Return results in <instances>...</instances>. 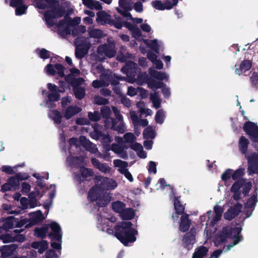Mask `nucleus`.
<instances>
[{
	"mask_svg": "<svg viewBox=\"0 0 258 258\" xmlns=\"http://www.w3.org/2000/svg\"><path fill=\"white\" fill-rule=\"evenodd\" d=\"M87 52L85 51L82 47H80L78 46L75 49V56L76 58L78 59H81L87 54Z\"/></svg>",
	"mask_w": 258,
	"mask_h": 258,
	"instance_id": "603ef678",
	"label": "nucleus"
},
{
	"mask_svg": "<svg viewBox=\"0 0 258 258\" xmlns=\"http://www.w3.org/2000/svg\"><path fill=\"white\" fill-rule=\"evenodd\" d=\"M118 121L116 118H113L112 121L109 123V127L106 128H110L111 130L116 131L120 134H123L125 132V125L123 122H120L119 124Z\"/></svg>",
	"mask_w": 258,
	"mask_h": 258,
	"instance_id": "412c9836",
	"label": "nucleus"
},
{
	"mask_svg": "<svg viewBox=\"0 0 258 258\" xmlns=\"http://www.w3.org/2000/svg\"><path fill=\"white\" fill-rule=\"evenodd\" d=\"M95 183L102 190H111L117 186L115 180L101 175H96L94 178Z\"/></svg>",
	"mask_w": 258,
	"mask_h": 258,
	"instance_id": "39448f33",
	"label": "nucleus"
},
{
	"mask_svg": "<svg viewBox=\"0 0 258 258\" xmlns=\"http://www.w3.org/2000/svg\"><path fill=\"white\" fill-rule=\"evenodd\" d=\"M234 183H238L240 189L242 188L241 191L244 197L248 195L252 186V184L250 181H247L246 178H241L236 181Z\"/></svg>",
	"mask_w": 258,
	"mask_h": 258,
	"instance_id": "4468645a",
	"label": "nucleus"
},
{
	"mask_svg": "<svg viewBox=\"0 0 258 258\" xmlns=\"http://www.w3.org/2000/svg\"><path fill=\"white\" fill-rule=\"evenodd\" d=\"M81 111V109L80 107L77 106L70 105L66 109L64 116L66 119H69L75 115L79 113Z\"/></svg>",
	"mask_w": 258,
	"mask_h": 258,
	"instance_id": "4be33fe9",
	"label": "nucleus"
},
{
	"mask_svg": "<svg viewBox=\"0 0 258 258\" xmlns=\"http://www.w3.org/2000/svg\"><path fill=\"white\" fill-rule=\"evenodd\" d=\"M149 74L151 77L159 81H163L166 78V75L164 73L158 72L154 69H150Z\"/></svg>",
	"mask_w": 258,
	"mask_h": 258,
	"instance_id": "2f4dec72",
	"label": "nucleus"
},
{
	"mask_svg": "<svg viewBox=\"0 0 258 258\" xmlns=\"http://www.w3.org/2000/svg\"><path fill=\"white\" fill-rule=\"evenodd\" d=\"M37 54L41 58L45 59L50 57V52L45 48L37 49L36 50Z\"/></svg>",
	"mask_w": 258,
	"mask_h": 258,
	"instance_id": "79ce46f5",
	"label": "nucleus"
},
{
	"mask_svg": "<svg viewBox=\"0 0 258 258\" xmlns=\"http://www.w3.org/2000/svg\"><path fill=\"white\" fill-rule=\"evenodd\" d=\"M245 157L247 160L248 174H258V153L254 152L250 155L247 154Z\"/></svg>",
	"mask_w": 258,
	"mask_h": 258,
	"instance_id": "423d86ee",
	"label": "nucleus"
},
{
	"mask_svg": "<svg viewBox=\"0 0 258 258\" xmlns=\"http://www.w3.org/2000/svg\"><path fill=\"white\" fill-rule=\"evenodd\" d=\"M94 101L95 104L98 105H105L109 103V100L108 99L100 96H96L94 97Z\"/></svg>",
	"mask_w": 258,
	"mask_h": 258,
	"instance_id": "3c124183",
	"label": "nucleus"
},
{
	"mask_svg": "<svg viewBox=\"0 0 258 258\" xmlns=\"http://www.w3.org/2000/svg\"><path fill=\"white\" fill-rule=\"evenodd\" d=\"M97 51L99 53H104L105 55L109 58L114 57L116 53V51L112 46L108 44L100 45L98 47Z\"/></svg>",
	"mask_w": 258,
	"mask_h": 258,
	"instance_id": "2eb2a0df",
	"label": "nucleus"
},
{
	"mask_svg": "<svg viewBox=\"0 0 258 258\" xmlns=\"http://www.w3.org/2000/svg\"><path fill=\"white\" fill-rule=\"evenodd\" d=\"M18 247V245L16 244L4 245L0 246L1 256L3 258H7L9 256L13 255Z\"/></svg>",
	"mask_w": 258,
	"mask_h": 258,
	"instance_id": "9b49d317",
	"label": "nucleus"
},
{
	"mask_svg": "<svg viewBox=\"0 0 258 258\" xmlns=\"http://www.w3.org/2000/svg\"><path fill=\"white\" fill-rule=\"evenodd\" d=\"M65 80L73 89L81 87L80 86L85 81L84 78L82 77L75 78L74 77H72V75H67L65 77Z\"/></svg>",
	"mask_w": 258,
	"mask_h": 258,
	"instance_id": "f3484780",
	"label": "nucleus"
},
{
	"mask_svg": "<svg viewBox=\"0 0 258 258\" xmlns=\"http://www.w3.org/2000/svg\"><path fill=\"white\" fill-rule=\"evenodd\" d=\"M243 130L252 142V147L258 151V126L256 123L250 121H246L243 126Z\"/></svg>",
	"mask_w": 258,
	"mask_h": 258,
	"instance_id": "20e7f679",
	"label": "nucleus"
},
{
	"mask_svg": "<svg viewBox=\"0 0 258 258\" xmlns=\"http://www.w3.org/2000/svg\"><path fill=\"white\" fill-rule=\"evenodd\" d=\"M223 208L217 205L214 207V211L215 215H213L212 216L213 217L210 222V226H214L221 219L223 213Z\"/></svg>",
	"mask_w": 258,
	"mask_h": 258,
	"instance_id": "aec40b11",
	"label": "nucleus"
},
{
	"mask_svg": "<svg viewBox=\"0 0 258 258\" xmlns=\"http://www.w3.org/2000/svg\"><path fill=\"white\" fill-rule=\"evenodd\" d=\"M258 202L257 199V193L252 195L247 200L246 203L245 204V207L246 208H251L254 207L256 203Z\"/></svg>",
	"mask_w": 258,
	"mask_h": 258,
	"instance_id": "58836bf2",
	"label": "nucleus"
},
{
	"mask_svg": "<svg viewBox=\"0 0 258 258\" xmlns=\"http://www.w3.org/2000/svg\"><path fill=\"white\" fill-rule=\"evenodd\" d=\"M95 202L96 203V205L99 207H104L107 206L109 203L107 198L105 196H101L100 197L98 198L96 200H95Z\"/></svg>",
	"mask_w": 258,
	"mask_h": 258,
	"instance_id": "37998d69",
	"label": "nucleus"
},
{
	"mask_svg": "<svg viewBox=\"0 0 258 258\" xmlns=\"http://www.w3.org/2000/svg\"><path fill=\"white\" fill-rule=\"evenodd\" d=\"M15 8V14L17 16H21L26 13L28 9V6L23 3L19 6L16 7Z\"/></svg>",
	"mask_w": 258,
	"mask_h": 258,
	"instance_id": "c03bdc74",
	"label": "nucleus"
},
{
	"mask_svg": "<svg viewBox=\"0 0 258 258\" xmlns=\"http://www.w3.org/2000/svg\"><path fill=\"white\" fill-rule=\"evenodd\" d=\"M48 100L50 102H55L59 100L60 95L58 92H51L47 95Z\"/></svg>",
	"mask_w": 258,
	"mask_h": 258,
	"instance_id": "49530a36",
	"label": "nucleus"
},
{
	"mask_svg": "<svg viewBox=\"0 0 258 258\" xmlns=\"http://www.w3.org/2000/svg\"><path fill=\"white\" fill-rule=\"evenodd\" d=\"M228 238H229V237L228 234L227 227H224L216 235L214 243L216 245H220L226 242Z\"/></svg>",
	"mask_w": 258,
	"mask_h": 258,
	"instance_id": "ddd939ff",
	"label": "nucleus"
},
{
	"mask_svg": "<svg viewBox=\"0 0 258 258\" xmlns=\"http://www.w3.org/2000/svg\"><path fill=\"white\" fill-rule=\"evenodd\" d=\"M250 81L252 87H257L258 84V74L256 72H253L250 77Z\"/></svg>",
	"mask_w": 258,
	"mask_h": 258,
	"instance_id": "e2e57ef3",
	"label": "nucleus"
},
{
	"mask_svg": "<svg viewBox=\"0 0 258 258\" xmlns=\"http://www.w3.org/2000/svg\"><path fill=\"white\" fill-rule=\"evenodd\" d=\"M17 218L14 217H8L3 224V227L6 229H10L13 228L14 225H16Z\"/></svg>",
	"mask_w": 258,
	"mask_h": 258,
	"instance_id": "f704fd0d",
	"label": "nucleus"
},
{
	"mask_svg": "<svg viewBox=\"0 0 258 258\" xmlns=\"http://www.w3.org/2000/svg\"><path fill=\"white\" fill-rule=\"evenodd\" d=\"M137 64L133 61H127L125 65L121 69V72L126 74L127 77L131 80L135 79L137 75Z\"/></svg>",
	"mask_w": 258,
	"mask_h": 258,
	"instance_id": "0eeeda50",
	"label": "nucleus"
},
{
	"mask_svg": "<svg viewBox=\"0 0 258 258\" xmlns=\"http://www.w3.org/2000/svg\"><path fill=\"white\" fill-rule=\"evenodd\" d=\"M249 144V140L244 136H241L238 141L239 150L242 154H247L248 147Z\"/></svg>",
	"mask_w": 258,
	"mask_h": 258,
	"instance_id": "5701e85b",
	"label": "nucleus"
},
{
	"mask_svg": "<svg viewBox=\"0 0 258 258\" xmlns=\"http://www.w3.org/2000/svg\"><path fill=\"white\" fill-rule=\"evenodd\" d=\"M143 135L144 139H153L155 137L154 131L151 126H147L144 130Z\"/></svg>",
	"mask_w": 258,
	"mask_h": 258,
	"instance_id": "e433bc0d",
	"label": "nucleus"
},
{
	"mask_svg": "<svg viewBox=\"0 0 258 258\" xmlns=\"http://www.w3.org/2000/svg\"><path fill=\"white\" fill-rule=\"evenodd\" d=\"M164 112L162 109L158 110L155 114V120L157 123L162 124L164 120Z\"/></svg>",
	"mask_w": 258,
	"mask_h": 258,
	"instance_id": "de8ad7c7",
	"label": "nucleus"
},
{
	"mask_svg": "<svg viewBox=\"0 0 258 258\" xmlns=\"http://www.w3.org/2000/svg\"><path fill=\"white\" fill-rule=\"evenodd\" d=\"M119 215L122 219L130 220L134 218L135 213L134 210L132 208H130L125 209L124 208Z\"/></svg>",
	"mask_w": 258,
	"mask_h": 258,
	"instance_id": "a878e982",
	"label": "nucleus"
},
{
	"mask_svg": "<svg viewBox=\"0 0 258 258\" xmlns=\"http://www.w3.org/2000/svg\"><path fill=\"white\" fill-rule=\"evenodd\" d=\"M152 7L156 10L160 11H163L165 10L163 3L159 0H155L153 1L151 3Z\"/></svg>",
	"mask_w": 258,
	"mask_h": 258,
	"instance_id": "13d9d810",
	"label": "nucleus"
},
{
	"mask_svg": "<svg viewBox=\"0 0 258 258\" xmlns=\"http://www.w3.org/2000/svg\"><path fill=\"white\" fill-rule=\"evenodd\" d=\"M132 225L130 221H122L114 226L115 236L124 246H128L129 243H134L137 240L136 236L138 232L132 228Z\"/></svg>",
	"mask_w": 258,
	"mask_h": 258,
	"instance_id": "f03ea898",
	"label": "nucleus"
},
{
	"mask_svg": "<svg viewBox=\"0 0 258 258\" xmlns=\"http://www.w3.org/2000/svg\"><path fill=\"white\" fill-rule=\"evenodd\" d=\"M213 215V214L211 211L207 212L206 214H204L200 217L201 222H204L206 221V224L210 225V222L211 220V218Z\"/></svg>",
	"mask_w": 258,
	"mask_h": 258,
	"instance_id": "5fc2aeb1",
	"label": "nucleus"
},
{
	"mask_svg": "<svg viewBox=\"0 0 258 258\" xmlns=\"http://www.w3.org/2000/svg\"><path fill=\"white\" fill-rule=\"evenodd\" d=\"M51 117L54 123L60 124L62 122V116L60 112L57 110H51Z\"/></svg>",
	"mask_w": 258,
	"mask_h": 258,
	"instance_id": "c9c22d12",
	"label": "nucleus"
},
{
	"mask_svg": "<svg viewBox=\"0 0 258 258\" xmlns=\"http://www.w3.org/2000/svg\"><path fill=\"white\" fill-rule=\"evenodd\" d=\"M148 79V87L153 89L157 90L158 89L162 88L165 86V84L163 82L156 81L153 78Z\"/></svg>",
	"mask_w": 258,
	"mask_h": 258,
	"instance_id": "bb28decb",
	"label": "nucleus"
},
{
	"mask_svg": "<svg viewBox=\"0 0 258 258\" xmlns=\"http://www.w3.org/2000/svg\"><path fill=\"white\" fill-rule=\"evenodd\" d=\"M190 226V220L189 219V215L183 214L180 218L179 229L182 232H187Z\"/></svg>",
	"mask_w": 258,
	"mask_h": 258,
	"instance_id": "a211bd4d",
	"label": "nucleus"
},
{
	"mask_svg": "<svg viewBox=\"0 0 258 258\" xmlns=\"http://www.w3.org/2000/svg\"><path fill=\"white\" fill-rule=\"evenodd\" d=\"M208 252V249L204 246H201L199 247L195 252L200 255L201 257L203 258L206 256Z\"/></svg>",
	"mask_w": 258,
	"mask_h": 258,
	"instance_id": "052dcab7",
	"label": "nucleus"
},
{
	"mask_svg": "<svg viewBox=\"0 0 258 258\" xmlns=\"http://www.w3.org/2000/svg\"><path fill=\"white\" fill-rule=\"evenodd\" d=\"M233 169H227L221 175V179L222 181L226 182L229 179L232 178Z\"/></svg>",
	"mask_w": 258,
	"mask_h": 258,
	"instance_id": "a18cd8bd",
	"label": "nucleus"
},
{
	"mask_svg": "<svg viewBox=\"0 0 258 258\" xmlns=\"http://www.w3.org/2000/svg\"><path fill=\"white\" fill-rule=\"evenodd\" d=\"M68 25L70 26H75L78 25L81 22V19L79 17H75L72 19L68 15Z\"/></svg>",
	"mask_w": 258,
	"mask_h": 258,
	"instance_id": "bf43d9fd",
	"label": "nucleus"
},
{
	"mask_svg": "<svg viewBox=\"0 0 258 258\" xmlns=\"http://www.w3.org/2000/svg\"><path fill=\"white\" fill-rule=\"evenodd\" d=\"M80 142L81 145L85 149L87 148L89 145L92 146V143L85 136H81L80 137Z\"/></svg>",
	"mask_w": 258,
	"mask_h": 258,
	"instance_id": "0e129e2a",
	"label": "nucleus"
},
{
	"mask_svg": "<svg viewBox=\"0 0 258 258\" xmlns=\"http://www.w3.org/2000/svg\"><path fill=\"white\" fill-rule=\"evenodd\" d=\"M123 138L126 143H133L136 139L134 134L132 133H127L124 134Z\"/></svg>",
	"mask_w": 258,
	"mask_h": 258,
	"instance_id": "774afa93",
	"label": "nucleus"
},
{
	"mask_svg": "<svg viewBox=\"0 0 258 258\" xmlns=\"http://www.w3.org/2000/svg\"><path fill=\"white\" fill-rule=\"evenodd\" d=\"M75 43L77 46L82 47L85 51L88 52L89 49L90 48L91 44L89 42L87 41L86 38L84 37H77L75 39Z\"/></svg>",
	"mask_w": 258,
	"mask_h": 258,
	"instance_id": "393cba45",
	"label": "nucleus"
},
{
	"mask_svg": "<svg viewBox=\"0 0 258 258\" xmlns=\"http://www.w3.org/2000/svg\"><path fill=\"white\" fill-rule=\"evenodd\" d=\"M182 246L188 250L192 248L193 244L196 242V232L192 229L187 232L183 236Z\"/></svg>",
	"mask_w": 258,
	"mask_h": 258,
	"instance_id": "1a4fd4ad",
	"label": "nucleus"
},
{
	"mask_svg": "<svg viewBox=\"0 0 258 258\" xmlns=\"http://www.w3.org/2000/svg\"><path fill=\"white\" fill-rule=\"evenodd\" d=\"M125 80V77L118 76L115 74H114L113 75H111L110 76L108 77V80L112 86L119 85V81H123Z\"/></svg>",
	"mask_w": 258,
	"mask_h": 258,
	"instance_id": "473e14b6",
	"label": "nucleus"
},
{
	"mask_svg": "<svg viewBox=\"0 0 258 258\" xmlns=\"http://www.w3.org/2000/svg\"><path fill=\"white\" fill-rule=\"evenodd\" d=\"M242 205L238 203L228 209L224 215L226 220L230 221L237 216L241 211Z\"/></svg>",
	"mask_w": 258,
	"mask_h": 258,
	"instance_id": "9d476101",
	"label": "nucleus"
},
{
	"mask_svg": "<svg viewBox=\"0 0 258 258\" xmlns=\"http://www.w3.org/2000/svg\"><path fill=\"white\" fill-rule=\"evenodd\" d=\"M44 219V217L42 212L38 210L35 212L30 214V218L29 223L26 226V228H30L33 226L37 224L42 222Z\"/></svg>",
	"mask_w": 258,
	"mask_h": 258,
	"instance_id": "f8f14e48",
	"label": "nucleus"
},
{
	"mask_svg": "<svg viewBox=\"0 0 258 258\" xmlns=\"http://www.w3.org/2000/svg\"><path fill=\"white\" fill-rule=\"evenodd\" d=\"M230 190L233 193L232 198L234 200L237 201L241 198L240 196L242 192L240 191V187L238 183H234L231 187Z\"/></svg>",
	"mask_w": 258,
	"mask_h": 258,
	"instance_id": "c85d7f7f",
	"label": "nucleus"
},
{
	"mask_svg": "<svg viewBox=\"0 0 258 258\" xmlns=\"http://www.w3.org/2000/svg\"><path fill=\"white\" fill-rule=\"evenodd\" d=\"M36 8L40 10L49 9L43 14L46 24L52 27L55 24L53 19L63 17L66 13L64 7L59 5L58 0H34Z\"/></svg>",
	"mask_w": 258,
	"mask_h": 258,
	"instance_id": "f257e3e1",
	"label": "nucleus"
},
{
	"mask_svg": "<svg viewBox=\"0 0 258 258\" xmlns=\"http://www.w3.org/2000/svg\"><path fill=\"white\" fill-rule=\"evenodd\" d=\"M88 117L92 121H97L101 119L100 114L98 111H94L93 113L89 112Z\"/></svg>",
	"mask_w": 258,
	"mask_h": 258,
	"instance_id": "8fccbe9b",
	"label": "nucleus"
},
{
	"mask_svg": "<svg viewBox=\"0 0 258 258\" xmlns=\"http://www.w3.org/2000/svg\"><path fill=\"white\" fill-rule=\"evenodd\" d=\"M101 196V195L97 188L95 186H93L90 188L88 192V198L91 202H94Z\"/></svg>",
	"mask_w": 258,
	"mask_h": 258,
	"instance_id": "cd10ccee",
	"label": "nucleus"
},
{
	"mask_svg": "<svg viewBox=\"0 0 258 258\" xmlns=\"http://www.w3.org/2000/svg\"><path fill=\"white\" fill-rule=\"evenodd\" d=\"M84 161V158L83 156H74L70 158V162L72 164H78L82 163Z\"/></svg>",
	"mask_w": 258,
	"mask_h": 258,
	"instance_id": "6e6d98bb",
	"label": "nucleus"
},
{
	"mask_svg": "<svg viewBox=\"0 0 258 258\" xmlns=\"http://www.w3.org/2000/svg\"><path fill=\"white\" fill-rule=\"evenodd\" d=\"M75 97L78 100L83 99L85 95V89L84 87H79L75 89H73Z\"/></svg>",
	"mask_w": 258,
	"mask_h": 258,
	"instance_id": "ea45409f",
	"label": "nucleus"
},
{
	"mask_svg": "<svg viewBox=\"0 0 258 258\" xmlns=\"http://www.w3.org/2000/svg\"><path fill=\"white\" fill-rule=\"evenodd\" d=\"M86 31L85 26L81 25L74 28L72 31V34L73 36H77L80 34L84 33Z\"/></svg>",
	"mask_w": 258,
	"mask_h": 258,
	"instance_id": "09e8293b",
	"label": "nucleus"
},
{
	"mask_svg": "<svg viewBox=\"0 0 258 258\" xmlns=\"http://www.w3.org/2000/svg\"><path fill=\"white\" fill-rule=\"evenodd\" d=\"M97 21H101L103 22H106L107 19V17L109 16V15L105 11H99L97 13Z\"/></svg>",
	"mask_w": 258,
	"mask_h": 258,
	"instance_id": "680f3d73",
	"label": "nucleus"
},
{
	"mask_svg": "<svg viewBox=\"0 0 258 258\" xmlns=\"http://www.w3.org/2000/svg\"><path fill=\"white\" fill-rule=\"evenodd\" d=\"M245 174V169L242 167H240L232 172V179L234 180H238L241 178Z\"/></svg>",
	"mask_w": 258,
	"mask_h": 258,
	"instance_id": "4c0bfd02",
	"label": "nucleus"
},
{
	"mask_svg": "<svg viewBox=\"0 0 258 258\" xmlns=\"http://www.w3.org/2000/svg\"><path fill=\"white\" fill-rule=\"evenodd\" d=\"M29 177V176L26 173H18L15 175L9 177L8 179L7 182L2 185V191L6 192L19 189L20 182L22 180H27Z\"/></svg>",
	"mask_w": 258,
	"mask_h": 258,
	"instance_id": "7ed1b4c3",
	"label": "nucleus"
},
{
	"mask_svg": "<svg viewBox=\"0 0 258 258\" xmlns=\"http://www.w3.org/2000/svg\"><path fill=\"white\" fill-rule=\"evenodd\" d=\"M48 231V227L45 226L41 228L37 227L34 230V234L38 237L44 239L46 236Z\"/></svg>",
	"mask_w": 258,
	"mask_h": 258,
	"instance_id": "c756f323",
	"label": "nucleus"
},
{
	"mask_svg": "<svg viewBox=\"0 0 258 258\" xmlns=\"http://www.w3.org/2000/svg\"><path fill=\"white\" fill-rule=\"evenodd\" d=\"M100 116L105 119L104 123L105 127H109V123L112 121L113 118H111V111L110 108L107 106H103L100 110Z\"/></svg>",
	"mask_w": 258,
	"mask_h": 258,
	"instance_id": "6ab92c4d",
	"label": "nucleus"
},
{
	"mask_svg": "<svg viewBox=\"0 0 258 258\" xmlns=\"http://www.w3.org/2000/svg\"><path fill=\"white\" fill-rule=\"evenodd\" d=\"M125 207V204L121 201H117L112 203V209L116 213L119 215Z\"/></svg>",
	"mask_w": 258,
	"mask_h": 258,
	"instance_id": "7c9ffc66",
	"label": "nucleus"
},
{
	"mask_svg": "<svg viewBox=\"0 0 258 258\" xmlns=\"http://www.w3.org/2000/svg\"><path fill=\"white\" fill-rule=\"evenodd\" d=\"M40 247L38 249L39 253H43L48 247V244L46 240H42L40 241Z\"/></svg>",
	"mask_w": 258,
	"mask_h": 258,
	"instance_id": "69168bd1",
	"label": "nucleus"
},
{
	"mask_svg": "<svg viewBox=\"0 0 258 258\" xmlns=\"http://www.w3.org/2000/svg\"><path fill=\"white\" fill-rule=\"evenodd\" d=\"M148 40H145V43L147 44V46L154 50L156 53H159V45L158 44V41L157 39H154L149 41V43H147V41Z\"/></svg>",
	"mask_w": 258,
	"mask_h": 258,
	"instance_id": "a19ab883",
	"label": "nucleus"
},
{
	"mask_svg": "<svg viewBox=\"0 0 258 258\" xmlns=\"http://www.w3.org/2000/svg\"><path fill=\"white\" fill-rule=\"evenodd\" d=\"M80 172L82 176V178L84 179L88 177H92L94 175L93 169L86 168L84 166H82L80 167Z\"/></svg>",
	"mask_w": 258,
	"mask_h": 258,
	"instance_id": "72a5a7b5",
	"label": "nucleus"
},
{
	"mask_svg": "<svg viewBox=\"0 0 258 258\" xmlns=\"http://www.w3.org/2000/svg\"><path fill=\"white\" fill-rule=\"evenodd\" d=\"M55 71H57V74L60 77H66L64 75V70L66 69L60 63H56L54 64Z\"/></svg>",
	"mask_w": 258,
	"mask_h": 258,
	"instance_id": "4d7b16f0",
	"label": "nucleus"
},
{
	"mask_svg": "<svg viewBox=\"0 0 258 258\" xmlns=\"http://www.w3.org/2000/svg\"><path fill=\"white\" fill-rule=\"evenodd\" d=\"M228 234L229 238H234L233 242L231 243L227 246L228 250L238 243L242 239V236L239 235L241 233V228L240 227H227Z\"/></svg>",
	"mask_w": 258,
	"mask_h": 258,
	"instance_id": "6e6552de",
	"label": "nucleus"
},
{
	"mask_svg": "<svg viewBox=\"0 0 258 258\" xmlns=\"http://www.w3.org/2000/svg\"><path fill=\"white\" fill-rule=\"evenodd\" d=\"M116 11L118 13L120 14L123 17L126 18L127 20H132L133 19V17L131 14L128 12L117 8H116Z\"/></svg>",
	"mask_w": 258,
	"mask_h": 258,
	"instance_id": "338daca9",
	"label": "nucleus"
},
{
	"mask_svg": "<svg viewBox=\"0 0 258 258\" xmlns=\"http://www.w3.org/2000/svg\"><path fill=\"white\" fill-rule=\"evenodd\" d=\"M252 66V62L249 60H244L240 65L235 64V73L238 75L245 73L250 70Z\"/></svg>",
	"mask_w": 258,
	"mask_h": 258,
	"instance_id": "dca6fc26",
	"label": "nucleus"
},
{
	"mask_svg": "<svg viewBox=\"0 0 258 258\" xmlns=\"http://www.w3.org/2000/svg\"><path fill=\"white\" fill-rule=\"evenodd\" d=\"M179 197H174V208L175 211V213L177 215L176 217L177 218H178L179 215L183 214L185 210L184 206L181 204L180 201L179 200Z\"/></svg>",
	"mask_w": 258,
	"mask_h": 258,
	"instance_id": "b1692460",
	"label": "nucleus"
},
{
	"mask_svg": "<svg viewBox=\"0 0 258 258\" xmlns=\"http://www.w3.org/2000/svg\"><path fill=\"white\" fill-rule=\"evenodd\" d=\"M0 239L2 240L4 243L14 242L13 236L9 233L1 235Z\"/></svg>",
	"mask_w": 258,
	"mask_h": 258,
	"instance_id": "864d4df0",
	"label": "nucleus"
}]
</instances>
